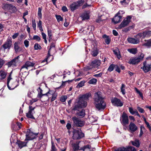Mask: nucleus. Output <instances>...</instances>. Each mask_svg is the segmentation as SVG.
<instances>
[{
	"label": "nucleus",
	"instance_id": "obj_1",
	"mask_svg": "<svg viewBox=\"0 0 151 151\" xmlns=\"http://www.w3.org/2000/svg\"><path fill=\"white\" fill-rule=\"evenodd\" d=\"M94 104L96 108L99 110L104 109L106 107V104L104 101L100 92L95 93L93 97Z\"/></svg>",
	"mask_w": 151,
	"mask_h": 151
},
{
	"label": "nucleus",
	"instance_id": "obj_2",
	"mask_svg": "<svg viewBox=\"0 0 151 151\" xmlns=\"http://www.w3.org/2000/svg\"><path fill=\"white\" fill-rule=\"evenodd\" d=\"M12 72H11L7 77V85L8 88L9 89H13L19 85V82L18 81L13 80L12 77Z\"/></svg>",
	"mask_w": 151,
	"mask_h": 151
},
{
	"label": "nucleus",
	"instance_id": "obj_3",
	"mask_svg": "<svg viewBox=\"0 0 151 151\" xmlns=\"http://www.w3.org/2000/svg\"><path fill=\"white\" fill-rule=\"evenodd\" d=\"M75 104V106L73 110H77L80 108L85 107L87 105V102L83 100H80V98H79L76 100Z\"/></svg>",
	"mask_w": 151,
	"mask_h": 151
},
{
	"label": "nucleus",
	"instance_id": "obj_4",
	"mask_svg": "<svg viewBox=\"0 0 151 151\" xmlns=\"http://www.w3.org/2000/svg\"><path fill=\"white\" fill-rule=\"evenodd\" d=\"M144 57V54H141L139 56L132 57L130 58L128 63L130 64L133 65L137 64L143 60Z\"/></svg>",
	"mask_w": 151,
	"mask_h": 151
},
{
	"label": "nucleus",
	"instance_id": "obj_5",
	"mask_svg": "<svg viewBox=\"0 0 151 151\" xmlns=\"http://www.w3.org/2000/svg\"><path fill=\"white\" fill-rule=\"evenodd\" d=\"M132 17L130 16H128L125 18L119 26L118 28L122 29L127 26L131 21Z\"/></svg>",
	"mask_w": 151,
	"mask_h": 151
},
{
	"label": "nucleus",
	"instance_id": "obj_6",
	"mask_svg": "<svg viewBox=\"0 0 151 151\" xmlns=\"http://www.w3.org/2000/svg\"><path fill=\"white\" fill-rule=\"evenodd\" d=\"M101 62L100 60H95L89 64V65L86 67L87 70H90L93 68H97L100 65Z\"/></svg>",
	"mask_w": 151,
	"mask_h": 151
},
{
	"label": "nucleus",
	"instance_id": "obj_7",
	"mask_svg": "<svg viewBox=\"0 0 151 151\" xmlns=\"http://www.w3.org/2000/svg\"><path fill=\"white\" fill-rule=\"evenodd\" d=\"M12 45V40L11 37L7 38L6 41L3 45L1 47V49L3 48L5 50L6 49L9 50Z\"/></svg>",
	"mask_w": 151,
	"mask_h": 151
},
{
	"label": "nucleus",
	"instance_id": "obj_8",
	"mask_svg": "<svg viewBox=\"0 0 151 151\" xmlns=\"http://www.w3.org/2000/svg\"><path fill=\"white\" fill-rule=\"evenodd\" d=\"M73 123L77 127H81L84 124V122L82 121L79 119L77 118L76 116H73L72 118Z\"/></svg>",
	"mask_w": 151,
	"mask_h": 151
},
{
	"label": "nucleus",
	"instance_id": "obj_9",
	"mask_svg": "<svg viewBox=\"0 0 151 151\" xmlns=\"http://www.w3.org/2000/svg\"><path fill=\"white\" fill-rule=\"evenodd\" d=\"M111 101L112 104L114 106L121 107L123 105V103L121 100L116 97L111 99Z\"/></svg>",
	"mask_w": 151,
	"mask_h": 151
},
{
	"label": "nucleus",
	"instance_id": "obj_10",
	"mask_svg": "<svg viewBox=\"0 0 151 151\" xmlns=\"http://www.w3.org/2000/svg\"><path fill=\"white\" fill-rule=\"evenodd\" d=\"M143 66L141 67L142 69L145 73H147L151 70V63H148L146 61H145L143 63Z\"/></svg>",
	"mask_w": 151,
	"mask_h": 151
},
{
	"label": "nucleus",
	"instance_id": "obj_11",
	"mask_svg": "<svg viewBox=\"0 0 151 151\" xmlns=\"http://www.w3.org/2000/svg\"><path fill=\"white\" fill-rule=\"evenodd\" d=\"M84 136V134L81 131L75 130L73 131V138L74 139H76L81 138Z\"/></svg>",
	"mask_w": 151,
	"mask_h": 151
},
{
	"label": "nucleus",
	"instance_id": "obj_12",
	"mask_svg": "<svg viewBox=\"0 0 151 151\" xmlns=\"http://www.w3.org/2000/svg\"><path fill=\"white\" fill-rule=\"evenodd\" d=\"M5 10H9L12 12H14L17 11L16 8L11 4H6L4 5L3 7Z\"/></svg>",
	"mask_w": 151,
	"mask_h": 151
},
{
	"label": "nucleus",
	"instance_id": "obj_13",
	"mask_svg": "<svg viewBox=\"0 0 151 151\" xmlns=\"http://www.w3.org/2000/svg\"><path fill=\"white\" fill-rule=\"evenodd\" d=\"M121 119L122 120L121 123L124 126L128 124H129L128 118L125 113L123 112L121 117Z\"/></svg>",
	"mask_w": 151,
	"mask_h": 151
},
{
	"label": "nucleus",
	"instance_id": "obj_14",
	"mask_svg": "<svg viewBox=\"0 0 151 151\" xmlns=\"http://www.w3.org/2000/svg\"><path fill=\"white\" fill-rule=\"evenodd\" d=\"M128 42L131 44H137L140 42V39L137 37V36L134 38L128 37L127 39Z\"/></svg>",
	"mask_w": 151,
	"mask_h": 151
},
{
	"label": "nucleus",
	"instance_id": "obj_15",
	"mask_svg": "<svg viewBox=\"0 0 151 151\" xmlns=\"http://www.w3.org/2000/svg\"><path fill=\"white\" fill-rule=\"evenodd\" d=\"M115 151H136V150L134 147L130 146L126 148L124 147L119 148Z\"/></svg>",
	"mask_w": 151,
	"mask_h": 151
},
{
	"label": "nucleus",
	"instance_id": "obj_16",
	"mask_svg": "<svg viewBox=\"0 0 151 151\" xmlns=\"http://www.w3.org/2000/svg\"><path fill=\"white\" fill-rule=\"evenodd\" d=\"M128 127V131L131 133H133L136 131L138 129L136 124L132 122L130 123Z\"/></svg>",
	"mask_w": 151,
	"mask_h": 151
},
{
	"label": "nucleus",
	"instance_id": "obj_17",
	"mask_svg": "<svg viewBox=\"0 0 151 151\" xmlns=\"http://www.w3.org/2000/svg\"><path fill=\"white\" fill-rule=\"evenodd\" d=\"M37 135V134H34L30 132L28 133L27 132L26 134V138L25 140H30L34 139L35 138Z\"/></svg>",
	"mask_w": 151,
	"mask_h": 151
},
{
	"label": "nucleus",
	"instance_id": "obj_18",
	"mask_svg": "<svg viewBox=\"0 0 151 151\" xmlns=\"http://www.w3.org/2000/svg\"><path fill=\"white\" fill-rule=\"evenodd\" d=\"M150 34V31H147L143 32L138 34L137 36V37L140 39L141 38H144L145 37H148Z\"/></svg>",
	"mask_w": 151,
	"mask_h": 151
},
{
	"label": "nucleus",
	"instance_id": "obj_19",
	"mask_svg": "<svg viewBox=\"0 0 151 151\" xmlns=\"http://www.w3.org/2000/svg\"><path fill=\"white\" fill-rule=\"evenodd\" d=\"M19 57V56H18L12 60L11 61L8 62L7 64L8 67H9L12 66H16V63L18 62V59Z\"/></svg>",
	"mask_w": 151,
	"mask_h": 151
},
{
	"label": "nucleus",
	"instance_id": "obj_20",
	"mask_svg": "<svg viewBox=\"0 0 151 151\" xmlns=\"http://www.w3.org/2000/svg\"><path fill=\"white\" fill-rule=\"evenodd\" d=\"M37 90L38 92V94L37 96V97L41 99V97L44 96H48V94L50 93V90L46 93L45 94H42V90L40 87H39L37 89Z\"/></svg>",
	"mask_w": 151,
	"mask_h": 151
},
{
	"label": "nucleus",
	"instance_id": "obj_21",
	"mask_svg": "<svg viewBox=\"0 0 151 151\" xmlns=\"http://www.w3.org/2000/svg\"><path fill=\"white\" fill-rule=\"evenodd\" d=\"M122 17V16L116 14L114 18L112 19V21L115 24L117 23L120 22Z\"/></svg>",
	"mask_w": 151,
	"mask_h": 151
},
{
	"label": "nucleus",
	"instance_id": "obj_22",
	"mask_svg": "<svg viewBox=\"0 0 151 151\" xmlns=\"http://www.w3.org/2000/svg\"><path fill=\"white\" fill-rule=\"evenodd\" d=\"M35 64V63H34L27 61L26 62L24 65L22 66V69L25 68L27 69L28 67L33 66Z\"/></svg>",
	"mask_w": 151,
	"mask_h": 151
},
{
	"label": "nucleus",
	"instance_id": "obj_23",
	"mask_svg": "<svg viewBox=\"0 0 151 151\" xmlns=\"http://www.w3.org/2000/svg\"><path fill=\"white\" fill-rule=\"evenodd\" d=\"M91 97V94L90 93H87L83 95L81 97H80V100H83L84 101H87L88 100V98Z\"/></svg>",
	"mask_w": 151,
	"mask_h": 151
},
{
	"label": "nucleus",
	"instance_id": "obj_24",
	"mask_svg": "<svg viewBox=\"0 0 151 151\" xmlns=\"http://www.w3.org/2000/svg\"><path fill=\"white\" fill-rule=\"evenodd\" d=\"M7 75V72L4 70H0V80L5 79Z\"/></svg>",
	"mask_w": 151,
	"mask_h": 151
},
{
	"label": "nucleus",
	"instance_id": "obj_25",
	"mask_svg": "<svg viewBox=\"0 0 151 151\" xmlns=\"http://www.w3.org/2000/svg\"><path fill=\"white\" fill-rule=\"evenodd\" d=\"M16 143L18 145L19 147L21 149L23 147L26 146L27 142L21 141H17Z\"/></svg>",
	"mask_w": 151,
	"mask_h": 151
},
{
	"label": "nucleus",
	"instance_id": "obj_26",
	"mask_svg": "<svg viewBox=\"0 0 151 151\" xmlns=\"http://www.w3.org/2000/svg\"><path fill=\"white\" fill-rule=\"evenodd\" d=\"M91 148V146L89 145L84 146L79 150L78 151H88Z\"/></svg>",
	"mask_w": 151,
	"mask_h": 151
},
{
	"label": "nucleus",
	"instance_id": "obj_27",
	"mask_svg": "<svg viewBox=\"0 0 151 151\" xmlns=\"http://www.w3.org/2000/svg\"><path fill=\"white\" fill-rule=\"evenodd\" d=\"M145 42L142 44V45L147 47H151V39L148 40H145Z\"/></svg>",
	"mask_w": 151,
	"mask_h": 151
},
{
	"label": "nucleus",
	"instance_id": "obj_28",
	"mask_svg": "<svg viewBox=\"0 0 151 151\" xmlns=\"http://www.w3.org/2000/svg\"><path fill=\"white\" fill-rule=\"evenodd\" d=\"M70 7L71 10L73 11L78 8V7L77 3L75 2H74L70 5Z\"/></svg>",
	"mask_w": 151,
	"mask_h": 151
},
{
	"label": "nucleus",
	"instance_id": "obj_29",
	"mask_svg": "<svg viewBox=\"0 0 151 151\" xmlns=\"http://www.w3.org/2000/svg\"><path fill=\"white\" fill-rule=\"evenodd\" d=\"M103 37L104 39V41L106 44L108 45L110 43L111 40L109 36L104 35L103 36Z\"/></svg>",
	"mask_w": 151,
	"mask_h": 151
},
{
	"label": "nucleus",
	"instance_id": "obj_30",
	"mask_svg": "<svg viewBox=\"0 0 151 151\" xmlns=\"http://www.w3.org/2000/svg\"><path fill=\"white\" fill-rule=\"evenodd\" d=\"M72 147L74 151H77L79 150V143L76 142L72 144Z\"/></svg>",
	"mask_w": 151,
	"mask_h": 151
},
{
	"label": "nucleus",
	"instance_id": "obj_31",
	"mask_svg": "<svg viewBox=\"0 0 151 151\" xmlns=\"http://www.w3.org/2000/svg\"><path fill=\"white\" fill-rule=\"evenodd\" d=\"M129 1L130 0H121L120 3L122 5L126 6L128 5Z\"/></svg>",
	"mask_w": 151,
	"mask_h": 151
},
{
	"label": "nucleus",
	"instance_id": "obj_32",
	"mask_svg": "<svg viewBox=\"0 0 151 151\" xmlns=\"http://www.w3.org/2000/svg\"><path fill=\"white\" fill-rule=\"evenodd\" d=\"M14 48L15 51L17 52L19 50L20 48L19 46V43L18 42H15L14 45Z\"/></svg>",
	"mask_w": 151,
	"mask_h": 151
},
{
	"label": "nucleus",
	"instance_id": "obj_33",
	"mask_svg": "<svg viewBox=\"0 0 151 151\" xmlns=\"http://www.w3.org/2000/svg\"><path fill=\"white\" fill-rule=\"evenodd\" d=\"M132 144L136 147H138L140 146V143L139 141L138 140L136 139L134 141H131Z\"/></svg>",
	"mask_w": 151,
	"mask_h": 151
},
{
	"label": "nucleus",
	"instance_id": "obj_34",
	"mask_svg": "<svg viewBox=\"0 0 151 151\" xmlns=\"http://www.w3.org/2000/svg\"><path fill=\"white\" fill-rule=\"evenodd\" d=\"M126 86L123 83H122L121 85V86L120 87L121 91L123 95H124L126 93L125 92V88Z\"/></svg>",
	"mask_w": 151,
	"mask_h": 151
},
{
	"label": "nucleus",
	"instance_id": "obj_35",
	"mask_svg": "<svg viewBox=\"0 0 151 151\" xmlns=\"http://www.w3.org/2000/svg\"><path fill=\"white\" fill-rule=\"evenodd\" d=\"M50 91V93H49L48 94V96H48V97L49 96L50 94H52V98L51 99V101L52 102V101H54L56 99V97H57V93H52V92L51 91Z\"/></svg>",
	"mask_w": 151,
	"mask_h": 151
},
{
	"label": "nucleus",
	"instance_id": "obj_36",
	"mask_svg": "<svg viewBox=\"0 0 151 151\" xmlns=\"http://www.w3.org/2000/svg\"><path fill=\"white\" fill-rule=\"evenodd\" d=\"M127 51L130 53L135 54L137 52V50L136 48H133L129 49L127 50Z\"/></svg>",
	"mask_w": 151,
	"mask_h": 151
},
{
	"label": "nucleus",
	"instance_id": "obj_37",
	"mask_svg": "<svg viewBox=\"0 0 151 151\" xmlns=\"http://www.w3.org/2000/svg\"><path fill=\"white\" fill-rule=\"evenodd\" d=\"M34 112H32L30 111H29L26 114V116L29 118L32 119H34L35 118L33 116V114Z\"/></svg>",
	"mask_w": 151,
	"mask_h": 151
},
{
	"label": "nucleus",
	"instance_id": "obj_38",
	"mask_svg": "<svg viewBox=\"0 0 151 151\" xmlns=\"http://www.w3.org/2000/svg\"><path fill=\"white\" fill-rule=\"evenodd\" d=\"M113 52L114 54L117 56V58L119 59H120V58L121 57L120 52H119L118 50L116 49L113 50Z\"/></svg>",
	"mask_w": 151,
	"mask_h": 151
},
{
	"label": "nucleus",
	"instance_id": "obj_39",
	"mask_svg": "<svg viewBox=\"0 0 151 151\" xmlns=\"http://www.w3.org/2000/svg\"><path fill=\"white\" fill-rule=\"evenodd\" d=\"M82 18V20L88 19L89 18V14L87 13H84L81 16Z\"/></svg>",
	"mask_w": 151,
	"mask_h": 151
},
{
	"label": "nucleus",
	"instance_id": "obj_40",
	"mask_svg": "<svg viewBox=\"0 0 151 151\" xmlns=\"http://www.w3.org/2000/svg\"><path fill=\"white\" fill-rule=\"evenodd\" d=\"M77 115L82 117H83L85 115V111L84 110H82L80 112L77 113Z\"/></svg>",
	"mask_w": 151,
	"mask_h": 151
},
{
	"label": "nucleus",
	"instance_id": "obj_41",
	"mask_svg": "<svg viewBox=\"0 0 151 151\" xmlns=\"http://www.w3.org/2000/svg\"><path fill=\"white\" fill-rule=\"evenodd\" d=\"M98 53V50L97 49L93 50L91 52V54L94 57L96 56Z\"/></svg>",
	"mask_w": 151,
	"mask_h": 151
},
{
	"label": "nucleus",
	"instance_id": "obj_42",
	"mask_svg": "<svg viewBox=\"0 0 151 151\" xmlns=\"http://www.w3.org/2000/svg\"><path fill=\"white\" fill-rule=\"evenodd\" d=\"M37 27L39 28V29L41 31H43V29L42 27V22L41 20H40L39 21L37 24Z\"/></svg>",
	"mask_w": 151,
	"mask_h": 151
},
{
	"label": "nucleus",
	"instance_id": "obj_43",
	"mask_svg": "<svg viewBox=\"0 0 151 151\" xmlns=\"http://www.w3.org/2000/svg\"><path fill=\"white\" fill-rule=\"evenodd\" d=\"M115 65L113 64L111 65L108 68V70L109 72L112 71L115 67Z\"/></svg>",
	"mask_w": 151,
	"mask_h": 151
},
{
	"label": "nucleus",
	"instance_id": "obj_44",
	"mask_svg": "<svg viewBox=\"0 0 151 151\" xmlns=\"http://www.w3.org/2000/svg\"><path fill=\"white\" fill-rule=\"evenodd\" d=\"M77 3L78 6L79 7L82 6L84 2V0H79L78 1L76 2Z\"/></svg>",
	"mask_w": 151,
	"mask_h": 151
},
{
	"label": "nucleus",
	"instance_id": "obj_45",
	"mask_svg": "<svg viewBox=\"0 0 151 151\" xmlns=\"http://www.w3.org/2000/svg\"><path fill=\"white\" fill-rule=\"evenodd\" d=\"M42 10V8L41 7H39L38 8V16L41 19L42 18V14L41 13V11Z\"/></svg>",
	"mask_w": 151,
	"mask_h": 151
},
{
	"label": "nucleus",
	"instance_id": "obj_46",
	"mask_svg": "<svg viewBox=\"0 0 151 151\" xmlns=\"http://www.w3.org/2000/svg\"><path fill=\"white\" fill-rule=\"evenodd\" d=\"M34 48L35 50H40L42 47L41 46L37 43H35L34 46Z\"/></svg>",
	"mask_w": 151,
	"mask_h": 151
},
{
	"label": "nucleus",
	"instance_id": "obj_47",
	"mask_svg": "<svg viewBox=\"0 0 151 151\" xmlns=\"http://www.w3.org/2000/svg\"><path fill=\"white\" fill-rule=\"evenodd\" d=\"M85 82V81H81L80 83H79L78 85L77 86V88H80L82 87L83 86H84V83Z\"/></svg>",
	"mask_w": 151,
	"mask_h": 151
},
{
	"label": "nucleus",
	"instance_id": "obj_48",
	"mask_svg": "<svg viewBox=\"0 0 151 151\" xmlns=\"http://www.w3.org/2000/svg\"><path fill=\"white\" fill-rule=\"evenodd\" d=\"M97 82L96 79L93 78L90 80L88 82V83L90 84H93L96 83Z\"/></svg>",
	"mask_w": 151,
	"mask_h": 151
},
{
	"label": "nucleus",
	"instance_id": "obj_49",
	"mask_svg": "<svg viewBox=\"0 0 151 151\" xmlns=\"http://www.w3.org/2000/svg\"><path fill=\"white\" fill-rule=\"evenodd\" d=\"M32 27L35 30H36V24L35 20L34 19L32 20Z\"/></svg>",
	"mask_w": 151,
	"mask_h": 151
},
{
	"label": "nucleus",
	"instance_id": "obj_50",
	"mask_svg": "<svg viewBox=\"0 0 151 151\" xmlns=\"http://www.w3.org/2000/svg\"><path fill=\"white\" fill-rule=\"evenodd\" d=\"M56 17L57 19V21L58 22H60V21H63V18L60 15H57L55 16Z\"/></svg>",
	"mask_w": 151,
	"mask_h": 151
},
{
	"label": "nucleus",
	"instance_id": "obj_51",
	"mask_svg": "<svg viewBox=\"0 0 151 151\" xmlns=\"http://www.w3.org/2000/svg\"><path fill=\"white\" fill-rule=\"evenodd\" d=\"M67 99V97L66 96H63L61 97L60 101L62 102H64L66 101Z\"/></svg>",
	"mask_w": 151,
	"mask_h": 151
},
{
	"label": "nucleus",
	"instance_id": "obj_52",
	"mask_svg": "<svg viewBox=\"0 0 151 151\" xmlns=\"http://www.w3.org/2000/svg\"><path fill=\"white\" fill-rule=\"evenodd\" d=\"M32 39L36 40L38 41H40L41 38L39 36L36 35L33 36Z\"/></svg>",
	"mask_w": 151,
	"mask_h": 151
},
{
	"label": "nucleus",
	"instance_id": "obj_53",
	"mask_svg": "<svg viewBox=\"0 0 151 151\" xmlns=\"http://www.w3.org/2000/svg\"><path fill=\"white\" fill-rule=\"evenodd\" d=\"M129 112L131 114L133 115L135 114L136 110L134 111L132 107H129Z\"/></svg>",
	"mask_w": 151,
	"mask_h": 151
},
{
	"label": "nucleus",
	"instance_id": "obj_54",
	"mask_svg": "<svg viewBox=\"0 0 151 151\" xmlns=\"http://www.w3.org/2000/svg\"><path fill=\"white\" fill-rule=\"evenodd\" d=\"M51 151H57L54 144L53 142H52L51 150Z\"/></svg>",
	"mask_w": 151,
	"mask_h": 151
},
{
	"label": "nucleus",
	"instance_id": "obj_55",
	"mask_svg": "<svg viewBox=\"0 0 151 151\" xmlns=\"http://www.w3.org/2000/svg\"><path fill=\"white\" fill-rule=\"evenodd\" d=\"M5 63L4 60L0 58V68H1Z\"/></svg>",
	"mask_w": 151,
	"mask_h": 151
},
{
	"label": "nucleus",
	"instance_id": "obj_56",
	"mask_svg": "<svg viewBox=\"0 0 151 151\" xmlns=\"http://www.w3.org/2000/svg\"><path fill=\"white\" fill-rule=\"evenodd\" d=\"M24 44L26 47H27L29 45V42L27 40H25L24 41Z\"/></svg>",
	"mask_w": 151,
	"mask_h": 151
},
{
	"label": "nucleus",
	"instance_id": "obj_57",
	"mask_svg": "<svg viewBox=\"0 0 151 151\" xmlns=\"http://www.w3.org/2000/svg\"><path fill=\"white\" fill-rule=\"evenodd\" d=\"M137 109L141 113H143L144 112V110L141 107L138 106L137 107Z\"/></svg>",
	"mask_w": 151,
	"mask_h": 151
},
{
	"label": "nucleus",
	"instance_id": "obj_58",
	"mask_svg": "<svg viewBox=\"0 0 151 151\" xmlns=\"http://www.w3.org/2000/svg\"><path fill=\"white\" fill-rule=\"evenodd\" d=\"M145 122L147 125V127L148 128L150 131H151V127L150 126L149 123L146 120H145Z\"/></svg>",
	"mask_w": 151,
	"mask_h": 151
},
{
	"label": "nucleus",
	"instance_id": "obj_59",
	"mask_svg": "<svg viewBox=\"0 0 151 151\" xmlns=\"http://www.w3.org/2000/svg\"><path fill=\"white\" fill-rule=\"evenodd\" d=\"M101 17H102V16H101V17L99 18L96 20V22L97 23H101V22L104 20V19H102Z\"/></svg>",
	"mask_w": 151,
	"mask_h": 151
},
{
	"label": "nucleus",
	"instance_id": "obj_60",
	"mask_svg": "<svg viewBox=\"0 0 151 151\" xmlns=\"http://www.w3.org/2000/svg\"><path fill=\"white\" fill-rule=\"evenodd\" d=\"M124 12L123 10H120L119 11V12L117 13V14L118 15H120L122 16L123 14H124Z\"/></svg>",
	"mask_w": 151,
	"mask_h": 151
},
{
	"label": "nucleus",
	"instance_id": "obj_61",
	"mask_svg": "<svg viewBox=\"0 0 151 151\" xmlns=\"http://www.w3.org/2000/svg\"><path fill=\"white\" fill-rule=\"evenodd\" d=\"M91 4H88L87 3H86L85 4L83 5L82 6V9H84L88 7L91 6Z\"/></svg>",
	"mask_w": 151,
	"mask_h": 151
},
{
	"label": "nucleus",
	"instance_id": "obj_62",
	"mask_svg": "<svg viewBox=\"0 0 151 151\" xmlns=\"http://www.w3.org/2000/svg\"><path fill=\"white\" fill-rule=\"evenodd\" d=\"M115 67L116 71L119 73L120 72V70L119 68L117 65H115Z\"/></svg>",
	"mask_w": 151,
	"mask_h": 151
},
{
	"label": "nucleus",
	"instance_id": "obj_63",
	"mask_svg": "<svg viewBox=\"0 0 151 151\" xmlns=\"http://www.w3.org/2000/svg\"><path fill=\"white\" fill-rule=\"evenodd\" d=\"M29 111H30L32 112H34V110L35 109V107H32L31 106H29Z\"/></svg>",
	"mask_w": 151,
	"mask_h": 151
},
{
	"label": "nucleus",
	"instance_id": "obj_64",
	"mask_svg": "<svg viewBox=\"0 0 151 151\" xmlns=\"http://www.w3.org/2000/svg\"><path fill=\"white\" fill-rule=\"evenodd\" d=\"M62 10L63 12H65L68 11L67 8L65 6H63Z\"/></svg>",
	"mask_w": 151,
	"mask_h": 151
}]
</instances>
